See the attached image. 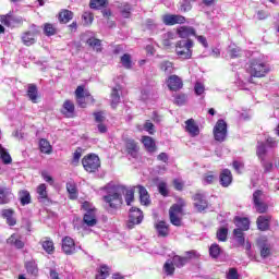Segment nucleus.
Segmentation results:
<instances>
[{
  "instance_id": "obj_14",
  "label": "nucleus",
  "mask_w": 279,
  "mask_h": 279,
  "mask_svg": "<svg viewBox=\"0 0 279 279\" xmlns=\"http://www.w3.org/2000/svg\"><path fill=\"white\" fill-rule=\"evenodd\" d=\"M257 245L260 247V256L262 258H267L269 254H271V247L269 243H267V238L263 236L257 240Z\"/></svg>"
},
{
  "instance_id": "obj_22",
  "label": "nucleus",
  "mask_w": 279,
  "mask_h": 279,
  "mask_svg": "<svg viewBox=\"0 0 279 279\" xmlns=\"http://www.w3.org/2000/svg\"><path fill=\"white\" fill-rule=\"evenodd\" d=\"M138 193H140V202L143 206H149L151 204V199L149 198V192L143 185H137Z\"/></svg>"
},
{
  "instance_id": "obj_51",
  "label": "nucleus",
  "mask_w": 279,
  "mask_h": 279,
  "mask_svg": "<svg viewBox=\"0 0 279 279\" xmlns=\"http://www.w3.org/2000/svg\"><path fill=\"white\" fill-rule=\"evenodd\" d=\"M107 0H90L89 8L92 10H99V8H106Z\"/></svg>"
},
{
  "instance_id": "obj_6",
  "label": "nucleus",
  "mask_w": 279,
  "mask_h": 279,
  "mask_svg": "<svg viewBox=\"0 0 279 279\" xmlns=\"http://www.w3.org/2000/svg\"><path fill=\"white\" fill-rule=\"evenodd\" d=\"M228 136V123L223 120H218L216 125L214 126V138L218 143H223L226 137Z\"/></svg>"
},
{
  "instance_id": "obj_48",
  "label": "nucleus",
  "mask_w": 279,
  "mask_h": 279,
  "mask_svg": "<svg viewBox=\"0 0 279 279\" xmlns=\"http://www.w3.org/2000/svg\"><path fill=\"white\" fill-rule=\"evenodd\" d=\"M217 177L214 172H207L203 175V184H215Z\"/></svg>"
},
{
  "instance_id": "obj_62",
  "label": "nucleus",
  "mask_w": 279,
  "mask_h": 279,
  "mask_svg": "<svg viewBox=\"0 0 279 279\" xmlns=\"http://www.w3.org/2000/svg\"><path fill=\"white\" fill-rule=\"evenodd\" d=\"M262 167H264L265 173H270L271 169H274V163L267 161L266 159H260Z\"/></svg>"
},
{
  "instance_id": "obj_47",
  "label": "nucleus",
  "mask_w": 279,
  "mask_h": 279,
  "mask_svg": "<svg viewBox=\"0 0 279 279\" xmlns=\"http://www.w3.org/2000/svg\"><path fill=\"white\" fill-rule=\"evenodd\" d=\"M228 53H229L230 58H239V56H241V48H239L234 44H231L228 47Z\"/></svg>"
},
{
  "instance_id": "obj_28",
  "label": "nucleus",
  "mask_w": 279,
  "mask_h": 279,
  "mask_svg": "<svg viewBox=\"0 0 279 279\" xmlns=\"http://www.w3.org/2000/svg\"><path fill=\"white\" fill-rule=\"evenodd\" d=\"M119 90H121V85H117L111 90V107L117 108L121 101V96L119 95Z\"/></svg>"
},
{
  "instance_id": "obj_26",
  "label": "nucleus",
  "mask_w": 279,
  "mask_h": 279,
  "mask_svg": "<svg viewBox=\"0 0 279 279\" xmlns=\"http://www.w3.org/2000/svg\"><path fill=\"white\" fill-rule=\"evenodd\" d=\"M269 221H271V216H259L257 218V228L265 232V230H269Z\"/></svg>"
},
{
  "instance_id": "obj_57",
  "label": "nucleus",
  "mask_w": 279,
  "mask_h": 279,
  "mask_svg": "<svg viewBox=\"0 0 279 279\" xmlns=\"http://www.w3.org/2000/svg\"><path fill=\"white\" fill-rule=\"evenodd\" d=\"M0 21L2 25H5L7 27H12V21H14V17H12V15H2L0 17Z\"/></svg>"
},
{
  "instance_id": "obj_23",
  "label": "nucleus",
  "mask_w": 279,
  "mask_h": 279,
  "mask_svg": "<svg viewBox=\"0 0 279 279\" xmlns=\"http://www.w3.org/2000/svg\"><path fill=\"white\" fill-rule=\"evenodd\" d=\"M83 221L89 228L97 226V216L95 215V210L93 209L87 210V213L84 215Z\"/></svg>"
},
{
  "instance_id": "obj_15",
  "label": "nucleus",
  "mask_w": 279,
  "mask_h": 279,
  "mask_svg": "<svg viewBox=\"0 0 279 279\" xmlns=\"http://www.w3.org/2000/svg\"><path fill=\"white\" fill-rule=\"evenodd\" d=\"M38 31H28L22 35L23 45L26 47H32V45L36 44V35Z\"/></svg>"
},
{
  "instance_id": "obj_31",
  "label": "nucleus",
  "mask_w": 279,
  "mask_h": 279,
  "mask_svg": "<svg viewBox=\"0 0 279 279\" xmlns=\"http://www.w3.org/2000/svg\"><path fill=\"white\" fill-rule=\"evenodd\" d=\"M27 96H28V99H31V101L33 104H37V101H38V87H36V85H34V84L28 85Z\"/></svg>"
},
{
  "instance_id": "obj_10",
  "label": "nucleus",
  "mask_w": 279,
  "mask_h": 279,
  "mask_svg": "<svg viewBox=\"0 0 279 279\" xmlns=\"http://www.w3.org/2000/svg\"><path fill=\"white\" fill-rule=\"evenodd\" d=\"M165 25H182L184 23H186V17L182 16V15H175V14H167L163 15L162 19Z\"/></svg>"
},
{
  "instance_id": "obj_17",
  "label": "nucleus",
  "mask_w": 279,
  "mask_h": 279,
  "mask_svg": "<svg viewBox=\"0 0 279 279\" xmlns=\"http://www.w3.org/2000/svg\"><path fill=\"white\" fill-rule=\"evenodd\" d=\"M14 198V194H12V191L8 187L0 186V204H10L12 199Z\"/></svg>"
},
{
  "instance_id": "obj_24",
  "label": "nucleus",
  "mask_w": 279,
  "mask_h": 279,
  "mask_svg": "<svg viewBox=\"0 0 279 279\" xmlns=\"http://www.w3.org/2000/svg\"><path fill=\"white\" fill-rule=\"evenodd\" d=\"M1 216L3 217V219H7L8 226H16V218L14 217L13 209H3L1 211Z\"/></svg>"
},
{
  "instance_id": "obj_20",
  "label": "nucleus",
  "mask_w": 279,
  "mask_h": 279,
  "mask_svg": "<svg viewBox=\"0 0 279 279\" xmlns=\"http://www.w3.org/2000/svg\"><path fill=\"white\" fill-rule=\"evenodd\" d=\"M220 184L225 189H228L232 184V172L229 169H225L220 173Z\"/></svg>"
},
{
  "instance_id": "obj_33",
  "label": "nucleus",
  "mask_w": 279,
  "mask_h": 279,
  "mask_svg": "<svg viewBox=\"0 0 279 279\" xmlns=\"http://www.w3.org/2000/svg\"><path fill=\"white\" fill-rule=\"evenodd\" d=\"M70 21H73V12L70 10H62L59 13V22L66 24Z\"/></svg>"
},
{
  "instance_id": "obj_16",
  "label": "nucleus",
  "mask_w": 279,
  "mask_h": 279,
  "mask_svg": "<svg viewBox=\"0 0 279 279\" xmlns=\"http://www.w3.org/2000/svg\"><path fill=\"white\" fill-rule=\"evenodd\" d=\"M177 34L179 36V38H191V36H195L196 31L193 26H180L177 29Z\"/></svg>"
},
{
  "instance_id": "obj_36",
  "label": "nucleus",
  "mask_w": 279,
  "mask_h": 279,
  "mask_svg": "<svg viewBox=\"0 0 279 279\" xmlns=\"http://www.w3.org/2000/svg\"><path fill=\"white\" fill-rule=\"evenodd\" d=\"M119 10L123 19H130V16H132V5H130L129 3H122L119 7Z\"/></svg>"
},
{
  "instance_id": "obj_37",
  "label": "nucleus",
  "mask_w": 279,
  "mask_h": 279,
  "mask_svg": "<svg viewBox=\"0 0 279 279\" xmlns=\"http://www.w3.org/2000/svg\"><path fill=\"white\" fill-rule=\"evenodd\" d=\"M235 226L238 227V230H250V219L247 218H236L235 219Z\"/></svg>"
},
{
  "instance_id": "obj_19",
  "label": "nucleus",
  "mask_w": 279,
  "mask_h": 279,
  "mask_svg": "<svg viewBox=\"0 0 279 279\" xmlns=\"http://www.w3.org/2000/svg\"><path fill=\"white\" fill-rule=\"evenodd\" d=\"M125 147L129 156H132V158H136L138 156V144L134 140H126Z\"/></svg>"
},
{
  "instance_id": "obj_27",
  "label": "nucleus",
  "mask_w": 279,
  "mask_h": 279,
  "mask_svg": "<svg viewBox=\"0 0 279 279\" xmlns=\"http://www.w3.org/2000/svg\"><path fill=\"white\" fill-rule=\"evenodd\" d=\"M142 143L149 154H154V151H156V142L150 136H143Z\"/></svg>"
},
{
  "instance_id": "obj_30",
  "label": "nucleus",
  "mask_w": 279,
  "mask_h": 279,
  "mask_svg": "<svg viewBox=\"0 0 279 279\" xmlns=\"http://www.w3.org/2000/svg\"><path fill=\"white\" fill-rule=\"evenodd\" d=\"M19 199L22 206H27V204H32V195L27 190H22L19 192Z\"/></svg>"
},
{
  "instance_id": "obj_8",
  "label": "nucleus",
  "mask_w": 279,
  "mask_h": 279,
  "mask_svg": "<svg viewBox=\"0 0 279 279\" xmlns=\"http://www.w3.org/2000/svg\"><path fill=\"white\" fill-rule=\"evenodd\" d=\"M169 216H170V223L172 226L180 227L182 226V207L179 204H174L171 206L169 210Z\"/></svg>"
},
{
  "instance_id": "obj_53",
  "label": "nucleus",
  "mask_w": 279,
  "mask_h": 279,
  "mask_svg": "<svg viewBox=\"0 0 279 279\" xmlns=\"http://www.w3.org/2000/svg\"><path fill=\"white\" fill-rule=\"evenodd\" d=\"M219 254H221V247L219 246V244H211L209 247V255L211 256V258H218Z\"/></svg>"
},
{
  "instance_id": "obj_52",
  "label": "nucleus",
  "mask_w": 279,
  "mask_h": 279,
  "mask_svg": "<svg viewBox=\"0 0 279 279\" xmlns=\"http://www.w3.org/2000/svg\"><path fill=\"white\" fill-rule=\"evenodd\" d=\"M121 64L124 69H132V56H130V53H124L121 57Z\"/></svg>"
},
{
  "instance_id": "obj_35",
  "label": "nucleus",
  "mask_w": 279,
  "mask_h": 279,
  "mask_svg": "<svg viewBox=\"0 0 279 279\" xmlns=\"http://www.w3.org/2000/svg\"><path fill=\"white\" fill-rule=\"evenodd\" d=\"M36 193H37V199L39 202H43L45 199H47L48 197V194H47V185L45 183H41L37 186V190H36Z\"/></svg>"
},
{
  "instance_id": "obj_21",
  "label": "nucleus",
  "mask_w": 279,
  "mask_h": 279,
  "mask_svg": "<svg viewBox=\"0 0 279 279\" xmlns=\"http://www.w3.org/2000/svg\"><path fill=\"white\" fill-rule=\"evenodd\" d=\"M39 243L46 254H53V252H56V246H54L53 240H51V238H44L40 240Z\"/></svg>"
},
{
  "instance_id": "obj_58",
  "label": "nucleus",
  "mask_w": 279,
  "mask_h": 279,
  "mask_svg": "<svg viewBox=\"0 0 279 279\" xmlns=\"http://www.w3.org/2000/svg\"><path fill=\"white\" fill-rule=\"evenodd\" d=\"M192 2L190 0H183L180 4V11L181 12H189L193 8L191 4Z\"/></svg>"
},
{
  "instance_id": "obj_56",
  "label": "nucleus",
  "mask_w": 279,
  "mask_h": 279,
  "mask_svg": "<svg viewBox=\"0 0 279 279\" xmlns=\"http://www.w3.org/2000/svg\"><path fill=\"white\" fill-rule=\"evenodd\" d=\"M154 95V88L151 87H146L142 89V99L147 100Z\"/></svg>"
},
{
  "instance_id": "obj_46",
  "label": "nucleus",
  "mask_w": 279,
  "mask_h": 279,
  "mask_svg": "<svg viewBox=\"0 0 279 279\" xmlns=\"http://www.w3.org/2000/svg\"><path fill=\"white\" fill-rule=\"evenodd\" d=\"M163 271L167 276H173V274H175V267L172 260H167L165 263Z\"/></svg>"
},
{
  "instance_id": "obj_29",
  "label": "nucleus",
  "mask_w": 279,
  "mask_h": 279,
  "mask_svg": "<svg viewBox=\"0 0 279 279\" xmlns=\"http://www.w3.org/2000/svg\"><path fill=\"white\" fill-rule=\"evenodd\" d=\"M156 230H157V234L158 236H169V225H167V222L165 221H159L156 226H155Z\"/></svg>"
},
{
  "instance_id": "obj_61",
  "label": "nucleus",
  "mask_w": 279,
  "mask_h": 279,
  "mask_svg": "<svg viewBox=\"0 0 279 279\" xmlns=\"http://www.w3.org/2000/svg\"><path fill=\"white\" fill-rule=\"evenodd\" d=\"M205 90H206V87L202 83H199V82L195 83V85H194L195 95H204Z\"/></svg>"
},
{
  "instance_id": "obj_45",
  "label": "nucleus",
  "mask_w": 279,
  "mask_h": 279,
  "mask_svg": "<svg viewBox=\"0 0 279 279\" xmlns=\"http://www.w3.org/2000/svg\"><path fill=\"white\" fill-rule=\"evenodd\" d=\"M87 45L89 47H93V49H95V51H101V40L95 38V37H90L87 39Z\"/></svg>"
},
{
  "instance_id": "obj_38",
  "label": "nucleus",
  "mask_w": 279,
  "mask_h": 279,
  "mask_svg": "<svg viewBox=\"0 0 279 279\" xmlns=\"http://www.w3.org/2000/svg\"><path fill=\"white\" fill-rule=\"evenodd\" d=\"M233 236H234L235 243H238V245H240V246L245 245V235L243 234V231L241 229H234Z\"/></svg>"
},
{
  "instance_id": "obj_41",
  "label": "nucleus",
  "mask_w": 279,
  "mask_h": 279,
  "mask_svg": "<svg viewBox=\"0 0 279 279\" xmlns=\"http://www.w3.org/2000/svg\"><path fill=\"white\" fill-rule=\"evenodd\" d=\"M82 21H83V25H93V21H95V16L93 15V12L85 11L82 14Z\"/></svg>"
},
{
  "instance_id": "obj_40",
  "label": "nucleus",
  "mask_w": 279,
  "mask_h": 279,
  "mask_svg": "<svg viewBox=\"0 0 279 279\" xmlns=\"http://www.w3.org/2000/svg\"><path fill=\"white\" fill-rule=\"evenodd\" d=\"M108 276H110V268L106 265L100 266L96 279H106Z\"/></svg>"
},
{
  "instance_id": "obj_2",
  "label": "nucleus",
  "mask_w": 279,
  "mask_h": 279,
  "mask_svg": "<svg viewBox=\"0 0 279 279\" xmlns=\"http://www.w3.org/2000/svg\"><path fill=\"white\" fill-rule=\"evenodd\" d=\"M246 71L252 77H265L271 71V68L263 59H252Z\"/></svg>"
},
{
  "instance_id": "obj_50",
  "label": "nucleus",
  "mask_w": 279,
  "mask_h": 279,
  "mask_svg": "<svg viewBox=\"0 0 279 279\" xmlns=\"http://www.w3.org/2000/svg\"><path fill=\"white\" fill-rule=\"evenodd\" d=\"M58 29L56 28V26H53V24H49V23H46L44 25V34L46 36H56Z\"/></svg>"
},
{
  "instance_id": "obj_4",
  "label": "nucleus",
  "mask_w": 279,
  "mask_h": 279,
  "mask_svg": "<svg viewBox=\"0 0 279 279\" xmlns=\"http://www.w3.org/2000/svg\"><path fill=\"white\" fill-rule=\"evenodd\" d=\"M82 165L87 173H95L101 167V161L97 155H88L82 159Z\"/></svg>"
},
{
  "instance_id": "obj_5",
  "label": "nucleus",
  "mask_w": 279,
  "mask_h": 279,
  "mask_svg": "<svg viewBox=\"0 0 279 279\" xmlns=\"http://www.w3.org/2000/svg\"><path fill=\"white\" fill-rule=\"evenodd\" d=\"M253 205L255 210L259 213V215L267 213V210L269 209V205L265 203V194L263 193V191L256 190L253 193Z\"/></svg>"
},
{
  "instance_id": "obj_43",
  "label": "nucleus",
  "mask_w": 279,
  "mask_h": 279,
  "mask_svg": "<svg viewBox=\"0 0 279 279\" xmlns=\"http://www.w3.org/2000/svg\"><path fill=\"white\" fill-rule=\"evenodd\" d=\"M0 156L4 165H10L12 162V157L10 156V153H8V150L3 148V146L1 145H0Z\"/></svg>"
},
{
  "instance_id": "obj_42",
  "label": "nucleus",
  "mask_w": 279,
  "mask_h": 279,
  "mask_svg": "<svg viewBox=\"0 0 279 279\" xmlns=\"http://www.w3.org/2000/svg\"><path fill=\"white\" fill-rule=\"evenodd\" d=\"M266 154H267V147L265 146V143L258 142L256 155L258 156L259 160H264Z\"/></svg>"
},
{
  "instance_id": "obj_64",
  "label": "nucleus",
  "mask_w": 279,
  "mask_h": 279,
  "mask_svg": "<svg viewBox=\"0 0 279 279\" xmlns=\"http://www.w3.org/2000/svg\"><path fill=\"white\" fill-rule=\"evenodd\" d=\"M227 279H239V271L236 268H230L227 274Z\"/></svg>"
},
{
  "instance_id": "obj_13",
  "label": "nucleus",
  "mask_w": 279,
  "mask_h": 279,
  "mask_svg": "<svg viewBox=\"0 0 279 279\" xmlns=\"http://www.w3.org/2000/svg\"><path fill=\"white\" fill-rule=\"evenodd\" d=\"M167 86L169 90L178 92L182 88V86H184V84L182 83V78H180V76L171 75L167 80Z\"/></svg>"
},
{
  "instance_id": "obj_25",
  "label": "nucleus",
  "mask_w": 279,
  "mask_h": 279,
  "mask_svg": "<svg viewBox=\"0 0 279 279\" xmlns=\"http://www.w3.org/2000/svg\"><path fill=\"white\" fill-rule=\"evenodd\" d=\"M178 38V35L174 32H168L162 35L161 43L163 47H171L173 45V40Z\"/></svg>"
},
{
  "instance_id": "obj_39",
  "label": "nucleus",
  "mask_w": 279,
  "mask_h": 279,
  "mask_svg": "<svg viewBox=\"0 0 279 279\" xmlns=\"http://www.w3.org/2000/svg\"><path fill=\"white\" fill-rule=\"evenodd\" d=\"M172 263L178 267V269H182V267H184V265L189 263V258L182 257L180 255H174L172 258Z\"/></svg>"
},
{
  "instance_id": "obj_11",
  "label": "nucleus",
  "mask_w": 279,
  "mask_h": 279,
  "mask_svg": "<svg viewBox=\"0 0 279 279\" xmlns=\"http://www.w3.org/2000/svg\"><path fill=\"white\" fill-rule=\"evenodd\" d=\"M61 114L66 119H73L75 117V104L71 100H65L61 108Z\"/></svg>"
},
{
  "instance_id": "obj_60",
  "label": "nucleus",
  "mask_w": 279,
  "mask_h": 279,
  "mask_svg": "<svg viewBox=\"0 0 279 279\" xmlns=\"http://www.w3.org/2000/svg\"><path fill=\"white\" fill-rule=\"evenodd\" d=\"M185 258H187V263L189 260H195L197 258H199V253L197 251H187L185 252Z\"/></svg>"
},
{
  "instance_id": "obj_49",
  "label": "nucleus",
  "mask_w": 279,
  "mask_h": 279,
  "mask_svg": "<svg viewBox=\"0 0 279 279\" xmlns=\"http://www.w3.org/2000/svg\"><path fill=\"white\" fill-rule=\"evenodd\" d=\"M66 191L70 194V199H77V187L75 183H66Z\"/></svg>"
},
{
  "instance_id": "obj_18",
  "label": "nucleus",
  "mask_w": 279,
  "mask_h": 279,
  "mask_svg": "<svg viewBox=\"0 0 279 279\" xmlns=\"http://www.w3.org/2000/svg\"><path fill=\"white\" fill-rule=\"evenodd\" d=\"M185 131L190 136H199V126L195 123L194 119L185 121Z\"/></svg>"
},
{
  "instance_id": "obj_59",
  "label": "nucleus",
  "mask_w": 279,
  "mask_h": 279,
  "mask_svg": "<svg viewBox=\"0 0 279 279\" xmlns=\"http://www.w3.org/2000/svg\"><path fill=\"white\" fill-rule=\"evenodd\" d=\"M158 191H159L160 195H162L163 197H167V195H169V189H167L166 182H160L158 184Z\"/></svg>"
},
{
  "instance_id": "obj_1",
  "label": "nucleus",
  "mask_w": 279,
  "mask_h": 279,
  "mask_svg": "<svg viewBox=\"0 0 279 279\" xmlns=\"http://www.w3.org/2000/svg\"><path fill=\"white\" fill-rule=\"evenodd\" d=\"M106 191L107 195L104 196V201L113 210H117L123 204V195L128 206L134 202V187H128L121 184H108Z\"/></svg>"
},
{
  "instance_id": "obj_12",
  "label": "nucleus",
  "mask_w": 279,
  "mask_h": 279,
  "mask_svg": "<svg viewBox=\"0 0 279 279\" xmlns=\"http://www.w3.org/2000/svg\"><path fill=\"white\" fill-rule=\"evenodd\" d=\"M62 251L68 256L75 254V241L71 236H65L62 239Z\"/></svg>"
},
{
  "instance_id": "obj_34",
  "label": "nucleus",
  "mask_w": 279,
  "mask_h": 279,
  "mask_svg": "<svg viewBox=\"0 0 279 279\" xmlns=\"http://www.w3.org/2000/svg\"><path fill=\"white\" fill-rule=\"evenodd\" d=\"M159 69L160 71H162L166 75H171V73H173L174 68H173V63L171 61H162L159 64Z\"/></svg>"
},
{
  "instance_id": "obj_7",
  "label": "nucleus",
  "mask_w": 279,
  "mask_h": 279,
  "mask_svg": "<svg viewBox=\"0 0 279 279\" xmlns=\"http://www.w3.org/2000/svg\"><path fill=\"white\" fill-rule=\"evenodd\" d=\"M143 211L136 207H132L129 213V221H128V229L132 230L134 226H138L143 223Z\"/></svg>"
},
{
  "instance_id": "obj_44",
  "label": "nucleus",
  "mask_w": 279,
  "mask_h": 279,
  "mask_svg": "<svg viewBox=\"0 0 279 279\" xmlns=\"http://www.w3.org/2000/svg\"><path fill=\"white\" fill-rule=\"evenodd\" d=\"M39 149L43 154H49L51 151V144L49 141L41 138L39 141Z\"/></svg>"
},
{
  "instance_id": "obj_9",
  "label": "nucleus",
  "mask_w": 279,
  "mask_h": 279,
  "mask_svg": "<svg viewBox=\"0 0 279 279\" xmlns=\"http://www.w3.org/2000/svg\"><path fill=\"white\" fill-rule=\"evenodd\" d=\"M194 207L198 213H204L208 208V199L206 193L198 192L193 196Z\"/></svg>"
},
{
  "instance_id": "obj_3",
  "label": "nucleus",
  "mask_w": 279,
  "mask_h": 279,
  "mask_svg": "<svg viewBox=\"0 0 279 279\" xmlns=\"http://www.w3.org/2000/svg\"><path fill=\"white\" fill-rule=\"evenodd\" d=\"M193 39H181L175 44V53L180 60H191L193 58Z\"/></svg>"
},
{
  "instance_id": "obj_55",
  "label": "nucleus",
  "mask_w": 279,
  "mask_h": 279,
  "mask_svg": "<svg viewBox=\"0 0 279 279\" xmlns=\"http://www.w3.org/2000/svg\"><path fill=\"white\" fill-rule=\"evenodd\" d=\"M217 239L218 241H222V242L228 241V228H220L217 231Z\"/></svg>"
},
{
  "instance_id": "obj_54",
  "label": "nucleus",
  "mask_w": 279,
  "mask_h": 279,
  "mask_svg": "<svg viewBox=\"0 0 279 279\" xmlns=\"http://www.w3.org/2000/svg\"><path fill=\"white\" fill-rule=\"evenodd\" d=\"M8 243H11V245H14L17 247V250H22L24 247L25 243L21 241L16 235H11L10 239L8 240Z\"/></svg>"
},
{
  "instance_id": "obj_32",
  "label": "nucleus",
  "mask_w": 279,
  "mask_h": 279,
  "mask_svg": "<svg viewBox=\"0 0 279 279\" xmlns=\"http://www.w3.org/2000/svg\"><path fill=\"white\" fill-rule=\"evenodd\" d=\"M25 269L31 276H38V264L34 259L25 263Z\"/></svg>"
},
{
  "instance_id": "obj_63",
  "label": "nucleus",
  "mask_w": 279,
  "mask_h": 279,
  "mask_svg": "<svg viewBox=\"0 0 279 279\" xmlns=\"http://www.w3.org/2000/svg\"><path fill=\"white\" fill-rule=\"evenodd\" d=\"M95 121L99 123H104L106 121V116L102 111L94 112Z\"/></svg>"
}]
</instances>
